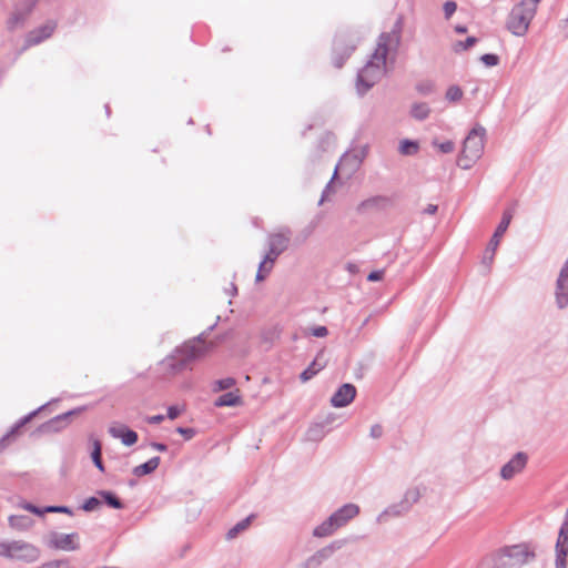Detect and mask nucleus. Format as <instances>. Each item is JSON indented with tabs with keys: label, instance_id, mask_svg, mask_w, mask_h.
<instances>
[{
	"label": "nucleus",
	"instance_id": "obj_20",
	"mask_svg": "<svg viewBox=\"0 0 568 568\" xmlns=\"http://www.w3.org/2000/svg\"><path fill=\"white\" fill-rule=\"evenodd\" d=\"M339 548L337 542H333L318 551H316L312 557L307 559L306 565L308 567H318L324 560L328 559L336 549Z\"/></svg>",
	"mask_w": 568,
	"mask_h": 568
},
{
	"label": "nucleus",
	"instance_id": "obj_26",
	"mask_svg": "<svg viewBox=\"0 0 568 568\" xmlns=\"http://www.w3.org/2000/svg\"><path fill=\"white\" fill-rule=\"evenodd\" d=\"M91 443H92V448H93L92 452H91L92 462L95 465V467L100 471L103 473L104 471V466H103L102 458H101V454H102L101 443L97 438H91Z\"/></svg>",
	"mask_w": 568,
	"mask_h": 568
},
{
	"label": "nucleus",
	"instance_id": "obj_27",
	"mask_svg": "<svg viewBox=\"0 0 568 568\" xmlns=\"http://www.w3.org/2000/svg\"><path fill=\"white\" fill-rule=\"evenodd\" d=\"M253 518V515L242 519L239 521L235 526H233L229 531L226 532V539L231 540L237 537L239 534L246 530L248 526L251 525V520Z\"/></svg>",
	"mask_w": 568,
	"mask_h": 568
},
{
	"label": "nucleus",
	"instance_id": "obj_57",
	"mask_svg": "<svg viewBox=\"0 0 568 568\" xmlns=\"http://www.w3.org/2000/svg\"><path fill=\"white\" fill-rule=\"evenodd\" d=\"M154 447L156 449H159V450H164L165 449V446L163 444H159V443L154 444Z\"/></svg>",
	"mask_w": 568,
	"mask_h": 568
},
{
	"label": "nucleus",
	"instance_id": "obj_56",
	"mask_svg": "<svg viewBox=\"0 0 568 568\" xmlns=\"http://www.w3.org/2000/svg\"><path fill=\"white\" fill-rule=\"evenodd\" d=\"M456 32L458 33H465L467 31L466 27H463V26H457L455 28Z\"/></svg>",
	"mask_w": 568,
	"mask_h": 568
},
{
	"label": "nucleus",
	"instance_id": "obj_39",
	"mask_svg": "<svg viewBox=\"0 0 568 568\" xmlns=\"http://www.w3.org/2000/svg\"><path fill=\"white\" fill-rule=\"evenodd\" d=\"M44 511L48 513H63L68 515H72V510L67 506H48L44 508Z\"/></svg>",
	"mask_w": 568,
	"mask_h": 568
},
{
	"label": "nucleus",
	"instance_id": "obj_16",
	"mask_svg": "<svg viewBox=\"0 0 568 568\" xmlns=\"http://www.w3.org/2000/svg\"><path fill=\"white\" fill-rule=\"evenodd\" d=\"M57 28V23L49 21L42 27L30 31L26 38V45L32 47L50 38Z\"/></svg>",
	"mask_w": 568,
	"mask_h": 568
},
{
	"label": "nucleus",
	"instance_id": "obj_29",
	"mask_svg": "<svg viewBox=\"0 0 568 568\" xmlns=\"http://www.w3.org/2000/svg\"><path fill=\"white\" fill-rule=\"evenodd\" d=\"M240 403H241L240 396H237L233 392H229V393H225L222 396H220L217 398V400L215 402V405L219 406V407H221V406H236Z\"/></svg>",
	"mask_w": 568,
	"mask_h": 568
},
{
	"label": "nucleus",
	"instance_id": "obj_43",
	"mask_svg": "<svg viewBox=\"0 0 568 568\" xmlns=\"http://www.w3.org/2000/svg\"><path fill=\"white\" fill-rule=\"evenodd\" d=\"M416 90L420 93V94H424V95H427L429 93H432L433 91V84L429 83V82H426V83H419L416 85Z\"/></svg>",
	"mask_w": 568,
	"mask_h": 568
},
{
	"label": "nucleus",
	"instance_id": "obj_4",
	"mask_svg": "<svg viewBox=\"0 0 568 568\" xmlns=\"http://www.w3.org/2000/svg\"><path fill=\"white\" fill-rule=\"evenodd\" d=\"M359 514V507L356 504H346L335 510L326 520L316 526L313 535L318 538L331 536L338 528L345 526L351 519Z\"/></svg>",
	"mask_w": 568,
	"mask_h": 568
},
{
	"label": "nucleus",
	"instance_id": "obj_58",
	"mask_svg": "<svg viewBox=\"0 0 568 568\" xmlns=\"http://www.w3.org/2000/svg\"><path fill=\"white\" fill-rule=\"evenodd\" d=\"M231 286H232V295H235L237 292V288L234 284H232Z\"/></svg>",
	"mask_w": 568,
	"mask_h": 568
},
{
	"label": "nucleus",
	"instance_id": "obj_24",
	"mask_svg": "<svg viewBox=\"0 0 568 568\" xmlns=\"http://www.w3.org/2000/svg\"><path fill=\"white\" fill-rule=\"evenodd\" d=\"M159 463H160V458L159 457H152L151 459H149L144 464L134 467L133 468V475H135L138 477H141V476H144V475L151 474L152 471H154L158 468Z\"/></svg>",
	"mask_w": 568,
	"mask_h": 568
},
{
	"label": "nucleus",
	"instance_id": "obj_21",
	"mask_svg": "<svg viewBox=\"0 0 568 568\" xmlns=\"http://www.w3.org/2000/svg\"><path fill=\"white\" fill-rule=\"evenodd\" d=\"M479 568H511V566L500 549L498 552L485 557L481 560Z\"/></svg>",
	"mask_w": 568,
	"mask_h": 568
},
{
	"label": "nucleus",
	"instance_id": "obj_49",
	"mask_svg": "<svg viewBox=\"0 0 568 568\" xmlns=\"http://www.w3.org/2000/svg\"><path fill=\"white\" fill-rule=\"evenodd\" d=\"M180 435L184 437L185 440H190L195 435V430L193 428H181Z\"/></svg>",
	"mask_w": 568,
	"mask_h": 568
},
{
	"label": "nucleus",
	"instance_id": "obj_42",
	"mask_svg": "<svg viewBox=\"0 0 568 568\" xmlns=\"http://www.w3.org/2000/svg\"><path fill=\"white\" fill-rule=\"evenodd\" d=\"M337 170H338V166H336V169H335V171H334V174H333V176H332V180L328 182V184H327V185H326V187L324 189L323 194H322V197H321V200H320V202H318V205H322V204L325 202V200L327 199L328 194L331 193V191H332L331 183H332V181L336 178Z\"/></svg>",
	"mask_w": 568,
	"mask_h": 568
},
{
	"label": "nucleus",
	"instance_id": "obj_8",
	"mask_svg": "<svg viewBox=\"0 0 568 568\" xmlns=\"http://www.w3.org/2000/svg\"><path fill=\"white\" fill-rule=\"evenodd\" d=\"M511 220H513L511 210H506L503 214L500 223L498 224L495 233L493 234V236L488 243V246L486 247V250L484 252L481 263L486 266V268L488 271L490 268V265L493 264L496 250L500 243V239L507 231Z\"/></svg>",
	"mask_w": 568,
	"mask_h": 568
},
{
	"label": "nucleus",
	"instance_id": "obj_47",
	"mask_svg": "<svg viewBox=\"0 0 568 568\" xmlns=\"http://www.w3.org/2000/svg\"><path fill=\"white\" fill-rule=\"evenodd\" d=\"M476 41L477 39L475 37H468L464 42H458L457 45L462 47L463 50H467L471 48Z\"/></svg>",
	"mask_w": 568,
	"mask_h": 568
},
{
	"label": "nucleus",
	"instance_id": "obj_15",
	"mask_svg": "<svg viewBox=\"0 0 568 568\" xmlns=\"http://www.w3.org/2000/svg\"><path fill=\"white\" fill-rule=\"evenodd\" d=\"M291 242V230L284 227L278 232L271 233L267 236V244L270 248H273V253H283L290 245Z\"/></svg>",
	"mask_w": 568,
	"mask_h": 568
},
{
	"label": "nucleus",
	"instance_id": "obj_45",
	"mask_svg": "<svg viewBox=\"0 0 568 568\" xmlns=\"http://www.w3.org/2000/svg\"><path fill=\"white\" fill-rule=\"evenodd\" d=\"M311 334L315 337H325L328 334V331L325 326H316L311 328Z\"/></svg>",
	"mask_w": 568,
	"mask_h": 568
},
{
	"label": "nucleus",
	"instance_id": "obj_55",
	"mask_svg": "<svg viewBox=\"0 0 568 568\" xmlns=\"http://www.w3.org/2000/svg\"><path fill=\"white\" fill-rule=\"evenodd\" d=\"M32 506L33 505L30 504V503H21V504H19V507H21L22 509L28 510L30 513H31Z\"/></svg>",
	"mask_w": 568,
	"mask_h": 568
},
{
	"label": "nucleus",
	"instance_id": "obj_31",
	"mask_svg": "<svg viewBox=\"0 0 568 568\" xmlns=\"http://www.w3.org/2000/svg\"><path fill=\"white\" fill-rule=\"evenodd\" d=\"M102 501L98 497H90L84 500V503L81 506V509L84 511H94L101 506Z\"/></svg>",
	"mask_w": 568,
	"mask_h": 568
},
{
	"label": "nucleus",
	"instance_id": "obj_37",
	"mask_svg": "<svg viewBox=\"0 0 568 568\" xmlns=\"http://www.w3.org/2000/svg\"><path fill=\"white\" fill-rule=\"evenodd\" d=\"M480 60L486 67H495L499 63V57L491 53L481 55Z\"/></svg>",
	"mask_w": 568,
	"mask_h": 568
},
{
	"label": "nucleus",
	"instance_id": "obj_41",
	"mask_svg": "<svg viewBox=\"0 0 568 568\" xmlns=\"http://www.w3.org/2000/svg\"><path fill=\"white\" fill-rule=\"evenodd\" d=\"M282 253H273V248H270L268 247V252L265 254L264 258L262 261H265L267 265H271V267L273 268V265L276 261V258L281 255Z\"/></svg>",
	"mask_w": 568,
	"mask_h": 568
},
{
	"label": "nucleus",
	"instance_id": "obj_46",
	"mask_svg": "<svg viewBox=\"0 0 568 568\" xmlns=\"http://www.w3.org/2000/svg\"><path fill=\"white\" fill-rule=\"evenodd\" d=\"M369 435L372 438H379L383 435V427L378 424H375L371 427Z\"/></svg>",
	"mask_w": 568,
	"mask_h": 568
},
{
	"label": "nucleus",
	"instance_id": "obj_10",
	"mask_svg": "<svg viewBox=\"0 0 568 568\" xmlns=\"http://www.w3.org/2000/svg\"><path fill=\"white\" fill-rule=\"evenodd\" d=\"M511 568H518L532 561L536 557L535 549L528 544H518L501 549Z\"/></svg>",
	"mask_w": 568,
	"mask_h": 568
},
{
	"label": "nucleus",
	"instance_id": "obj_12",
	"mask_svg": "<svg viewBox=\"0 0 568 568\" xmlns=\"http://www.w3.org/2000/svg\"><path fill=\"white\" fill-rule=\"evenodd\" d=\"M528 457L525 453L519 452L506 463L500 469V477L504 480H510L517 474L521 473L527 465Z\"/></svg>",
	"mask_w": 568,
	"mask_h": 568
},
{
	"label": "nucleus",
	"instance_id": "obj_25",
	"mask_svg": "<svg viewBox=\"0 0 568 568\" xmlns=\"http://www.w3.org/2000/svg\"><path fill=\"white\" fill-rule=\"evenodd\" d=\"M409 113L415 120L423 121L429 116L430 108L426 102H416L413 103Z\"/></svg>",
	"mask_w": 568,
	"mask_h": 568
},
{
	"label": "nucleus",
	"instance_id": "obj_11",
	"mask_svg": "<svg viewBox=\"0 0 568 568\" xmlns=\"http://www.w3.org/2000/svg\"><path fill=\"white\" fill-rule=\"evenodd\" d=\"M554 294L557 308L565 310L568 306V257L557 277Z\"/></svg>",
	"mask_w": 568,
	"mask_h": 568
},
{
	"label": "nucleus",
	"instance_id": "obj_30",
	"mask_svg": "<svg viewBox=\"0 0 568 568\" xmlns=\"http://www.w3.org/2000/svg\"><path fill=\"white\" fill-rule=\"evenodd\" d=\"M418 151L417 142L410 140H403L399 143V152L404 155H410Z\"/></svg>",
	"mask_w": 568,
	"mask_h": 568
},
{
	"label": "nucleus",
	"instance_id": "obj_17",
	"mask_svg": "<svg viewBox=\"0 0 568 568\" xmlns=\"http://www.w3.org/2000/svg\"><path fill=\"white\" fill-rule=\"evenodd\" d=\"M109 434L113 438L121 439L122 444L125 446H132L138 440V434L123 425L110 426Z\"/></svg>",
	"mask_w": 568,
	"mask_h": 568
},
{
	"label": "nucleus",
	"instance_id": "obj_19",
	"mask_svg": "<svg viewBox=\"0 0 568 568\" xmlns=\"http://www.w3.org/2000/svg\"><path fill=\"white\" fill-rule=\"evenodd\" d=\"M326 366L325 353L324 351L318 352L314 361L308 365L306 369H304L300 378L302 382H307L312 377H314L318 372H321Z\"/></svg>",
	"mask_w": 568,
	"mask_h": 568
},
{
	"label": "nucleus",
	"instance_id": "obj_50",
	"mask_svg": "<svg viewBox=\"0 0 568 568\" xmlns=\"http://www.w3.org/2000/svg\"><path fill=\"white\" fill-rule=\"evenodd\" d=\"M164 419L163 415H154L148 418L150 424H160Z\"/></svg>",
	"mask_w": 568,
	"mask_h": 568
},
{
	"label": "nucleus",
	"instance_id": "obj_22",
	"mask_svg": "<svg viewBox=\"0 0 568 568\" xmlns=\"http://www.w3.org/2000/svg\"><path fill=\"white\" fill-rule=\"evenodd\" d=\"M45 405L39 407L38 409L31 412L23 418H21L11 429L1 439H0V453L7 447V442L11 436L17 434V432L24 426L27 423H29L41 409H43Z\"/></svg>",
	"mask_w": 568,
	"mask_h": 568
},
{
	"label": "nucleus",
	"instance_id": "obj_54",
	"mask_svg": "<svg viewBox=\"0 0 568 568\" xmlns=\"http://www.w3.org/2000/svg\"><path fill=\"white\" fill-rule=\"evenodd\" d=\"M31 513H32V514H36V515L41 516V515H43L45 511H44V508H43V509H41V508H39V507H37V506H34V505H33V506H32V509H31Z\"/></svg>",
	"mask_w": 568,
	"mask_h": 568
},
{
	"label": "nucleus",
	"instance_id": "obj_53",
	"mask_svg": "<svg viewBox=\"0 0 568 568\" xmlns=\"http://www.w3.org/2000/svg\"><path fill=\"white\" fill-rule=\"evenodd\" d=\"M344 40L342 38H337L334 42V52L337 53L342 49V44Z\"/></svg>",
	"mask_w": 568,
	"mask_h": 568
},
{
	"label": "nucleus",
	"instance_id": "obj_7",
	"mask_svg": "<svg viewBox=\"0 0 568 568\" xmlns=\"http://www.w3.org/2000/svg\"><path fill=\"white\" fill-rule=\"evenodd\" d=\"M420 497L422 490L419 487L407 488L399 501L389 505L377 516V521L383 524L389 519L405 516L419 501Z\"/></svg>",
	"mask_w": 568,
	"mask_h": 568
},
{
	"label": "nucleus",
	"instance_id": "obj_52",
	"mask_svg": "<svg viewBox=\"0 0 568 568\" xmlns=\"http://www.w3.org/2000/svg\"><path fill=\"white\" fill-rule=\"evenodd\" d=\"M168 415L171 419H175L178 417V406H171L169 408Z\"/></svg>",
	"mask_w": 568,
	"mask_h": 568
},
{
	"label": "nucleus",
	"instance_id": "obj_51",
	"mask_svg": "<svg viewBox=\"0 0 568 568\" xmlns=\"http://www.w3.org/2000/svg\"><path fill=\"white\" fill-rule=\"evenodd\" d=\"M437 209H438V207H437V205H435V204H428V205L424 209V211H423V212H424L425 214H430V215H433V214H435V213L437 212Z\"/></svg>",
	"mask_w": 568,
	"mask_h": 568
},
{
	"label": "nucleus",
	"instance_id": "obj_14",
	"mask_svg": "<svg viewBox=\"0 0 568 568\" xmlns=\"http://www.w3.org/2000/svg\"><path fill=\"white\" fill-rule=\"evenodd\" d=\"M356 396V388L352 384H343L334 393L331 398V404L333 407H345L349 405Z\"/></svg>",
	"mask_w": 568,
	"mask_h": 568
},
{
	"label": "nucleus",
	"instance_id": "obj_32",
	"mask_svg": "<svg viewBox=\"0 0 568 568\" xmlns=\"http://www.w3.org/2000/svg\"><path fill=\"white\" fill-rule=\"evenodd\" d=\"M463 91L457 85H452L446 91V99L450 102H457L462 99Z\"/></svg>",
	"mask_w": 568,
	"mask_h": 568
},
{
	"label": "nucleus",
	"instance_id": "obj_34",
	"mask_svg": "<svg viewBox=\"0 0 568 568\" xmlns=\"http://www.w3.org/2000/svg\"><path fill=\"white\" fill-rule=\"evenodd\" d=\"M44 568H74L68 559H57L43 564Z\"/></svg>",
	"mask_w": 568,
	"mask_h": 568
},
{
	"label": "nucleus",
	"instance_id": "obj_60",
	"mask_svg": "<svg viewBox=\"0 0 568 568\" xmlns=\"http://www.w3.org/2000/svg\"><path fill=\"white\" fill-rule=\"evenodd\" d=\"M105 110H106V113L109 114L110 109H109V106H108V105L105 106Z\"/></svg>",
	"mask_w": 568,
	"mask_h": 568
},
{
	"label": "nucleus",
	"instance_id": "obj_40",
	"mask_svg": "<svg viewBox=\"0 0 568 568\" xmlns=\"http://www.w3.org/2000/svg\"><path fill=\"white\" fill-rule=\"evenodd\" d=\"M354 49H355V45H354V44H352V45H349V47H346V49H345V53H344V57H343V58H341V59H339V58H334V63H335V65H336L337 68H341V67L343 65V63H344V60H345L346 58H348V57L352 54V52L354 51Z\"/></svg>",
	"mask_w": 568,
	"mask_h": 568
},
{
	"label": "nucleus",
	"instance_id": "obj_9",
	"mask_svg": "<svg viewBox=\"0 0 568 568\" xmlns=\"http://www.w3.org/2000/svg\"><path fill=\"white\" fill-rule=\"evenodd\" d=\"M44 544L50 549L74 551L80 548V537L78 532L63 534L50 531L44 536Z\"/></svg>",
	"mask_w": 568,
	"mask_h": 568
},
{
	"label": "nucleus",
	"instance_id": "obj_44",
	"mask_svg": "<svg viewBox=\"0 0 568 568\" xmlns=\"http://www.w3.org/2000/svg\"><path fill=\"white\" fill-rule=\"evenodd\" d=\"M386 201L384 197H373L361 203V207H373L379 204V202Z\"/></svg>",
	"mask_w": 568,
	"mask_h": 568
},
{
	"label": "nucleus",
	"instance_id": "obj_28",
	"mask_svg": "<svg viewBox=\"0 0 568 568\" xmlns=\"http://www.w3.org/2000/svg\"><path fill=\"white\" fill-rule=\"evenodd\" d=\"M98 495L111 508H114V509H122L123 508V503L112 491L100 490V491H98Z\"/></svg>",
	"mask_w": 568,
	"mask_h": 568
},
{
	"label": "nucleus",
	"instance_id": "obj_38",
	"mask_svg": "<svg viewBox=\"0 0 568 568\" xmlns=\"http://www.w3.org/2000/svg\"><path fill=\"white\" fill-rule=\"evenodd\" d=\"M446 19H449L456 11L457 4L455 1H446L443 6Z\"/></svg>",
	"mask_w": 568,
	"mask_h": 568
},
{
	"label": "nucleus",
	"instance_id": "obj_48",
	"mask_svg": "<svg viewBox=\"0 0 568 568\" xmlns=\"http://www.w3.org/2000/svg\"><path fill=\"white\" fill-rule=\"evenodd\" d=\"M384 276V271H373L368 274L367 280L369 282L381 281Z\"/></svg>",
	"mask_w": 568,
	"mask_h": 568
},
{
	"label": "nucleus",
	"instance_id": "obj_13",
	"mask_svg": "<svg viewBox=\"0 0 568 568\" xmlns=\"http://www.w3.org/2000/svg\"><path fill=\"white\" fill-rule=\"evenodd\" d=\"M83 410H84V407H79V408L69 410L67 413H63L61 415H58V416L53 417L52 419H50L49 422L44 423L40 429L43 433H58L61 429L67 427L69 417L80 414Z\"/></svg>",
	"mask_w": 568,
	"mask_h": 568
},
{
	"label": "nucleus",
	"instance_id": "obj_18",
	"mask_svg": "<svg viewBox=\"0 0 568 568\" xmlns=\"http://www.w3.org/2000/svg\"><path fill=\"white\" fill-rule=\"evenodd\" d=\"M33 9V2L26 3L22 8H16L8 19V28L13 30L23 24Z\"/></svg>",
	"mask_w": 568,
	"mask_h": 568
},
{
	"label": "nucleus",
	"instance_id": "obj_3",
	"mask_svg": "<svg viewBox=\"0 0 568 568\" xmlns=\"http://www.w3.org/2000/svg\"><path fill=\"white\" fill-rule=\"evenodd\" d=\"M486 130L477 124L464 140L457 164L463 170H469L483 155L485 148Z\"/></svg>",
	"mask_w": 568,
	"mask_h": 568
},
{
	"label": "nucleus",
	"instance_id": "obj_33",
	"mask_svg": "<svg viewBox=\"0 0 568 568\" xmlns=\"http://www.w3.org/2000/svg\"><path fill=\"white\" fill-rule=\"evenodd\" d=\"M433 145L437 148L442 153H452L455 150V144L453 141L438 142L437 140L433 141Z\"/></svg>",
	"mask_w": 568,
	"mask_h": 568
},
{
	"label": "nucleus",
	"instance_id": "obj_1",
	"mask_svg": "<svg viewBox=\"0 0 568 568\" xmlns=\"http://www.w3.org/2000/svg\"><path fill=\"white\" fill-rule=\"evenodd\" d=\"M400 36L397 31L384 32L378 37L375 51L357 74L356 88L359 94L366 93L387 73L388 58L394 62Z\"/></svg>",
	"mask_w": 568,
	"mask_h": 568
},
{
	"label": "nucleus",
	"instance_id": "obj_36",
	"mask_svg": "<svg viewBox=\"0 0 568 568\" xmlns=\"http://www.w3.org/2000/svg\"><path fill=\"white\" fill-rule=\"evenodd\" d=\"M272 267L271 265H267L265 261H262L258 265V270L256 273V281H263L266 278V276L271 273Z\"/></svg>",
	"mask_w": 568,
	"mask_h": 568
},
{
	"label": "nucleus",
	"instance_id": "obj_23",
	"mask_svg": "<svg viewBox=\"0 0 568 568\" xmlns=\"http://www.w3.org/2000/svg\"><path fill=\"white\" fill-rule=\"evenodd\" d=\"M34 524V520L27 515H11L9 517V526L12 529L24 531L30 529Z\"/></svg>",
	"mask_w": 568,
	"mask_h": 568
},
{
	"label": "nucleus",
	"instance_id": "obj_59",
	"mask_svg": "<svg viewBox=\"0 0 568 568\" xmlns=\"http://www.w3.org/2000/svg\"><path fill=\"white\" fill-rule=\"evenodd\" d=\"M361 161H362L361 159H357L356 160V165H358L361 163Z\"/></svg>",
	"mask_w": 568,
	"mask_h": 568
},
{
	"label": "nucleus",
	"instance_id": "obj_2",
	"mask_svg": "<svg viewBox=\"0 0 568 568\" xmlns=\"http://www.w3.org/2000/svg\"><path fill=\"white\" fill-rule=\"evenodd\" d=\"M219 321L220 316H216L215 323L209 326L206 331L180 345V371L184 368L191 369L196 362L204 358L215 348L216 344L207 342L206 338Z\"/></svg>",
	"mask_w": 568,
	"mask_h": 568
},
{
	"label": "nucleus",
	"instance_id": "obj_5",
	"mask_svg": "<svg viewBox=\"0 0 568 568\" xmlns=\"http://www.w3.org/2000/svg\"><path fill=\"white\" fill-rule=\"evenodd\" d=\"M536 12L537 9L524 1L515 4L506 20L507 30L516 37H524L527 33Z\"/></svg>",
	"mask_w": 568,
	"mask_h": 568
},
{
	"label": "nucleus",
	"instance_id": "obj_35",
	"mask_svg": "<svg viewBox=\"0 0 568 568\" xmlns=\"http://www.w3.org/2000/svg\"><path fill=\"white\" fill-rule=\"evenodd\" d=\"M235 379L233 377H225L215 382V390H224L234 386Z\"/></svg>",
	"mask_w": 568,
	"mask_h": 568
},
{
	"label": "nucleus",
	"instance_id": "obj_6",
	"mask_svg": "<svg viewBox=\"0 0 568 568\" xmlns=\"http://www.w3.org/2000/svg\"><path fill=\"white\" fill-rule=\"evenodd\" d=\"M0 557L24 562H34L40 558V550L24 540L0 541Z\"/></svg>",
	"mask_w": 568,
	"mask_h": 568
}]
</instances>
